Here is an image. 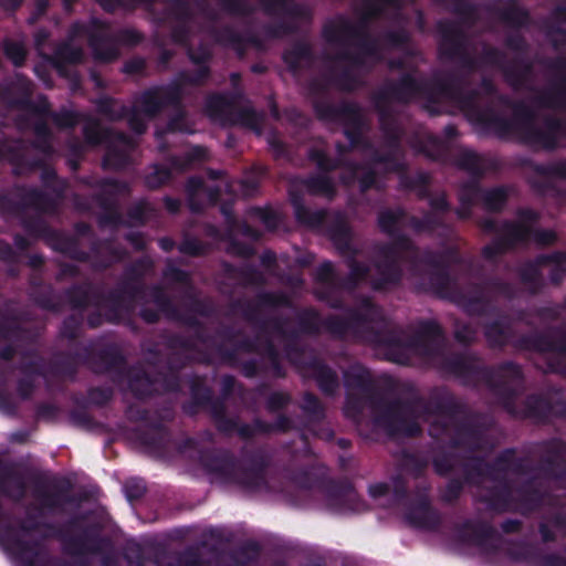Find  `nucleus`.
Instances as JSON below:
<instances>
[{
	"label": "nucleus",
	"mask_w": 566,
	"mask_h": 566,
	"mask_svg": "<svg viewBox=\"0 0 566 566\" xmlns=\"http://www.w3.org/2000/svg\"><path fill=\"white\" fill-rule=\"evenodd\" d=\"M7 52L11 55L15 64H19L24 57V52L19 46L14 48L13 50H11V48L8 46Z\"/></svg>",
	"instance_id": "nucleus-1"
}]
</instances>
